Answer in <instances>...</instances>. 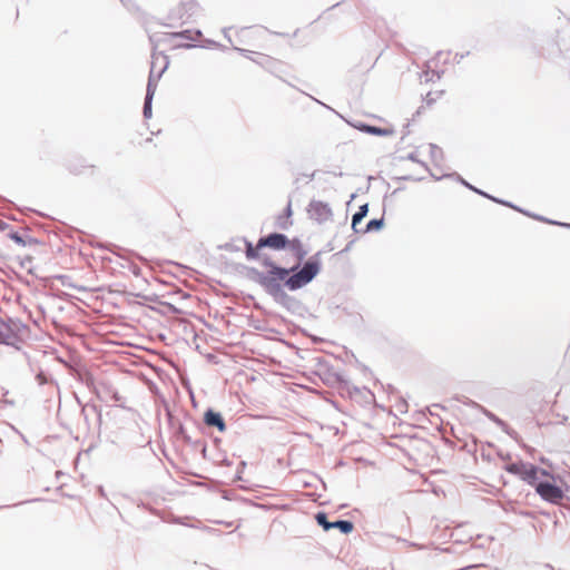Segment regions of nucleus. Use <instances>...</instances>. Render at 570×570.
Here are the masks:
<instances>
[{"instance_id":"14","label":"nucleus","mask_w":570,"mask_h":570,"mask_svg":"<svg viewBox=\"0 0 570 570\" xmlns=\"http://www.w3.org/2000/svg\"><path fill=\"white\" fill-rule=\"evenodd\" d=\"M383 226V219H372L370 220L365 228H362V233L372 232V230H379Z\"/></svg>"},{"instance_id":"13","label":"nucleus","mask_w":570,"mask_h":570,"mask_svg":"<svg viewBox=\"0 0 570 570\" xmlns=\"http://www.w3.org/2000/svg\"><path fill=\"white\" fill-rule=\"evenodd\" d=\"M367 210L368 208L367 205L365 204L358 208V212L356 214H354L352 218V227L356 233L361 232L362 228H360L358 226L361 225L362 219L366 216Z\"/></svg>"},{"instance_id":"18","label":"nucleus","mask_w":570,"mask_h":570,"mask_svg":"<svg viewBox=\"0 0 570 570\" xmlns=\"http://www.w3.org/2000/svg\"><path fill=\"white\" fill-rule=\"evenodd\" d=\"M151 111L153 109H144V115L146 118H150L151 117Z\"/></svg>"},{"instance_id":"6","label":"nucleus","mask_w":570,"mask_h":570,"mask_svg":"<svg viewBox=\"0 0 570 570\" xmlns=\"http://www.w3.org/2000/svg\"><path fill=\"white\" fill-rule=\"evenodd\" d=\"M450 58V52L439 51L434 58L426 61V69L420 76L421 81L430 82L434 80V77L440 79L441 73L444 72V69L439 68V62L442 60L446 62Z\"/></svg>"},{"instance_id":"1","label":"nucleus","mask_w":570,"mask_h":570,"mask_svg":"<svg viewBox=\"0 0 570 570\" xmlns=\"http://www.w3.org/2000/svg\"><path fill=\"white\" fill-rule=\"evenodd\" d=\"M264 247H269L274 250H281L286 247L299 252V258L303 257L304 253H302V244L298 239L289 240L285 235L273 233L266 237L259 238L257 244L254 246L252 243L246 244L245 255L247 259H261L262 254L261 250Z\"/></svg>"},{"instance_id":"12","label":"nucleus","mask_w":570,"mask_h":570,"mask_svg":"<svg viewBox=\"0 0 570 570\" xmlns=\"http://www.w3.org/2000/svg\"><path fill=\"white\" fill-rule=\"evenodd\" d=\"M531 465L532 464H530V463H523V462L510 463L505 466V470L511 474L518 475L520 479H522L524 481L527 473L529 471V468Z\"/></svg>"},{"instance_id":"4","label":"nucleus","mask_w":570,"mask_h":570,"mask_svg":"<svg viewBox=\"0 0 570 570\" xmlns=\"http://www.w3.org/2000/svg\"><path fill=\"white\" fill-rule=\"evenodd\" d=\"M264 264L268 266L269 269L264 276L262 284L271 294L276 295L281 292L279 282H284L286 284V279L289 277V272L292 269L278 267L271 262H264Z\"/></svg>"},{"instance_id":"7","label":"nucleus","mask_w":570,"mask_h":570,"mask_svg":"<svg viewBox=\"0 0 570 570\" xmlns=\"http://www.w3.org/2000/svg\"><path fill=\"white\" fill-rule=\"evenodd\" d=\"M535 491L543 500L554 504H559L564 498L563 491L549 481L539 482Z\"/></svg>"},{"instance_id":"17","label":"nucleus","mask_w":570,"mask_h":570,"mask_svg":"<svg viewBox=\"0 0 570 570\" xmlns=\"http://www.w3.org/2000/svg\"><path fill=\"white\" fill-rule=\"evenodd\" d=\"M161 66H163L161 60H158L156 63L155 83L160 79V78H157V73L160 71Z\"/></svg>"},{"instance_id":"2","label":"nucleus","mask_w":570,"mask_h":570,"mask_svg":"<svg viewBox=\"0 0 570 570\" xmlns=\"http://www.w3.org/2000/svg\"><path fill=\"white\" fill-rule=\"evenodd\" d=\"M364 109H351L346 121L353 127L380 136H391L394 134V128L384 119L375 116H366Z\"/></svg>"},{"instance_id":"16","label":"nucleus","mask_w":570,"mask_h":570,"mask_svg":"<svg viewBox=\"0 0 570 570\" xmlns=\"http://www.w3.org/2000/svg\"><path fill=\"white\" fill-rule=\"evenodd\" d=\"M171 36L175 37V38H184V39H187V40H194V38L190 36V31L189 30L181 31V32H176V33H173Z\"/></svg>"},{"instance_id":"5","label":"nucleus","mask_w":570,"mask_h":570,"mask_svg":"<svg viewBox=\"0 0 570 570\" xmlns=\"http://www.w3.org/2000/svg\"><path fill=\"white\" fill-rule=\"evenodd\" d=\"M158 60H161L163 66L160 68V71L157 73V78H160L161 75L164 73V71L168 67V60H167L166 56L160 55V53H156V52H154L151 55V66H150L148 85H147V94H146L142 107H151L154 88L156 87V85H155L156 63H157Z\"/></svg>"},{"instance_id":"8","label":"nucleus","mask_w":570,"mask_h":570,"mask_svg":"<svg viewBox=\"0 0 570 570\" xmlns=\"http://www.w3.org/2000/svg\"><path fill=\"white\" fill-rule=\"evenodd\" d=\"M317 523L325 530L328 531L331 529H338L341 532L348 534L354 530V524L351 521L340 520L335 522H330L327 520V515L324 512H318L315 517Z\"/></svg>"},{"instance_id":"10","label":"nucleus","mask_w":570,"mask_h":570,"mask_svg":"<svg viewBox=\"0 0 570 570\" xmlns=\"http://www.w3.org/2000/svg\"><path fill=\"white\" fill-rule=\"evenodd\" d=\"M542 478L553 479L549 472L532 464L529 468L524 482L537 489L538 483L543 481Z\"/></svg>"},{"instance_id":"15","label":"nucleus","mask_w":570,"mask_h":570,"mask_svg":"<svg viewBox=\"0 0 570 570\" xmlns=\"http://www.w3.org/2000/svg\"><path fill=\"white\" fill-rule=\"evenodd\" d=\"M443 95L442 90L429 91L425 95V102L428 106H431L438 101V98Z\"/></svg>"},{"instance_id":"11","label":"nucleus","mask_w":570,"mask_h":570,"mask_svg":"<svg viewBox=\"0 0 570 570\" xmlns=\"http://www.w3.org/2000/svg\"><path fill=\"white\" fill-rule=\"evenodd\" d=\"M204 422L208 426H216L220 432L226 430V424L222 415L217 412L208 410L204 415Z\"/></svg>"},{"instance_id":"3","label":"nucleus","mask_w":570,"mask_h":570,"mask_svg":"<svg viewBox=\"0 0 570 570\" xmlns=\"http://www.w3.org/2000/svg\"><path fill=\"white\" fill-rule=\"evenodd\" d=\"M320 272V264L314 261L305 263L303 268L286 279V287L291 291L298 289L308 284Z\"/></svg>"},{"instance_id":"9","label":"nucleus","mask_w":570,"mask_h":570,"mask_svg":"<svg viewBox=\"0 0 570 570\" xmlns=\"http://www.w3.org/2000/svg\"><path fill=\"white\" fill-rule=\"evenodd\" d=\"M308 214L311 218L317 220V222H326L331 219L333 213L328 204L320 202V200H313L308 206Z\"/></svg>"}]
</instances>
